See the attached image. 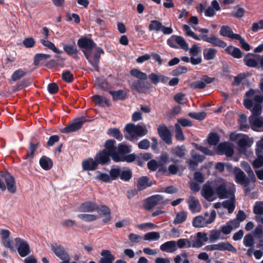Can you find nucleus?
I'll list each match as a JSON object with an SVG mask.
<instances>
[{
  "mask_svg": "<svg viewBox=\"0 0 263 263\" xmlns=\"http://www.w3.org/2000/svg\"><path fill=\"white\" fill-rule=\"evenodd\" d=\"M216 195L220 199L231 198L234 197L235 185L226 182L221 178L215 180Z\"/></svg>",
  "mask_w": 263,
  "mask_h": 263,
  "instance_id": "f257e3e1",
  "label": "nucleus"
},
{
  "mask_svg": "<svg viewBox=\"0 0 263 263\" xmlns=\"http://www.w3.org/2000/svg\"><path fill=\"white\" fill-rule=\"evenodd\" d=\"M125 137L130 141L137 140L139 137H143L147 134V129L145 125H135L134 124H127L124 127Z\"/></svg>",
  "mask_w": 263,
  "mask_h": 263,
  "instance_id": "f03ea898",
  "label": "nucleus"
},
{
  "mask_svg": "<svg viewBox=\"0 0 263 263\" xmlns=\"http://www.w3.org/2000/svg\"><path fill=\"white\" fill-rule=\"evenodd\" d=\"M216 212L212 210L210 213L208 212L196 216L193 218L192 224L195 228H203L212 223L215 219Z\"/></svg>",
  "mask_w": 263,
  "mask_h": 263,
  "instance_id": "7ed1b4c3",
  "label": "nucleus"
},
{
  "mask_svg": "<svg viewBox=\"0 0 263 263\" xmlns=\"http://www.w3.org/2000/svg\"><path fill=\"white\" fill-rule=\"evenodd\" d=\"M119 150L120 153L119 157H114V161L116 162L122 161L132 162H133L136 159V156L134 154L127 155L131 151L130 147L126 145L123 144H119Z\"/></svg>",
  "mask_w": 263,
  "mask_h": 263,
  "instance_id": "20e7f679",
  "label": "nucleus"
},
{
  "mask_svg": "<svg viewBox=\"0 0 263 263\" xmlns=\"http://www.w3.org/2000/svg\"><path fill=\"white\" fill-rule=\"evenodd\" d=\"M201 195L207 201H211L214 199V196L216 195L215 180L208 181L203 185Z\"/></svg>",
  "mask_w": 263,
  "mask_h": 263,
  "instance_id": "39448f33",
  "label": "nucleus"
},
{
  "mask_svg": "<svg viewBox=\"0 0 263 263\" xmlns=\"http://www.w3.org/2000/svg\"><path fill=\"white\" fill-rule=\"evenodd\" d=\"M14 241L18 253L21 257H25L30 253L29 245L26 240L20 237H16Z\"/></svg>",
  "mask_w": 263,
  "mask_h": 263,
  "instance_id": "423d86ee",
  "label": "nucleus"
},
{
  "mask_svg": "<svg viewBox=\"0 0 263 263\" xmlns=\"http://www.w3.org/2000/svg\"><path fill=\"white\" fill-rule=\"evenodd\" d=\"M237 140L239 152L246 155L247 149L252 145L253 141L246 135H238Z\"/></svg>",
  "mask_w": 263,
  "mask_h": 263,
  "instance_id": "0eeeda50",
  "label": "nucleus"
},
{
  "mask_svg": "<svg viewBox=\"0 0 263 263\" xmlns=\"http://www.w3.org/2000/svg\"><path fill=\"white\" fill-rule=\"evenodd\" d=\"M116 141L114 140L110 139L106 141L105 143V149L107 154L110 155L112 159L114 160V157H119L120 153L119 150V145L117 147L115 146Z\"/></svg>",
  "mask_w": 263,
  "mask_h": 263,
  "instance_id": "6e6552de",
  "label": "nucleus"
},
{
  "mask_svg": "<svg viewBox=\"0 0 263 263\" xmlns=\"http://www.w3.org/2000/svg\"><path fill=\"white\" fill-rule=\"evenodd\" d=\"M235 181L245 187L249 186L251 182H255L256 181V180H251L249 176L247 177L244 172L239 168L236 170Z\"/></svg>",
  "mask_w": 263,
  "mask_h": 263,
  "instance_id": "1a4fd4ad",
  "label": "nucleus"
},
{
  "mask_svg": "<svg viewBox=\"0 0 263 263\" xmlns=\"http://www.w3.org/2000/svg\"><path fill=\"white\" fill-rule=\"evenodd\" d=\"M163 197L161 195H155L146 199L145 201V209L149 211L162 202Z\"/></svg>",
  "mask_w": 263,
  "mask_h": 263,
  "instance_id": "9d476101",
  "label": "nucleus"
},
{
  "mask_svg": "<svg viewBox=\"0 0 263 263\" xmlns=\"http://www.w3.org/2000/svg\"><path fill=\"white\" fill-rule=\"evenodd\" d=\"M84 121L82 118H78L61 130L63 133H69L79 130L82 127Z\"/></svg>",
  "mask_w": 263,
  "mask_h": 263,
  "instance_id": "9b49d317",
  "label": "nucleus"
},
{
  "mask_svg": "<svg viewBox=\"0 0 263 263\" xmlns=\"http://www.w3.org/2000/svg\"><path fill=\"white\" fill-rule=\"evenodd\" d=\"M201 38L203 41L211 44L214 46L224 48L227 46L225 42L214 35L208 37L206 35L201 34Z\"/></svg>",
  "mask_w": 263,
  "mask_h": 263,
  "instance_id": "f8f14e48",
  "label": "nucleus"
},
{
  "mask_svg": "<svg viewBox=\"0 0 263 263\" xmlns=\"http://www.w3.org/2000/svg\"><path fill=\"white\" fill-rule=\"evenodd\" d=\"M158 133L161 138L167 144H170L172 143V137L171 134L164 124H161L158 128Z\"/></svg>",
  "mask_w": 263,
  "mask_h": 263,
  "instance_id": "ddd939ff",
  "label": "nucleus"
},
{
  "mask_svg": "<svg viewBox=\"0 0 263 263\" xmlns=\"http://www.w3.org/2000/svg\"><path fill=\"white\" fill-rule=\"evenodd\" d=\"M254 100L255 102L253 105V107H252L251 109L250 110L252 112V116L258 117L261 112V103L263 101V95L255 96Z\"/></svg>",
  "mask_w": 263,
  "mask_h": 263,
  "instance_id": "4468645a",
  "label": "nucleus"
},
{
  "mask_svg": "<svg viewBox=\"0 0 263 263\" xmlns=\"http://www.w3.org/2000/svg\"><path fill=\"white\" fill-rule=\"evenodd\" d=\"M189 210L193 213H199L201 211V205L199 200L193 196H190L187 200Z\"/></svg>",
  "mask_w": 263,
  "mask_h": 263,
  "instance_id": "2eb2a0df",
  "label": "nucleus"
},
{
  "mask_svg": "<svg viewBox=\"0 0 263 263\" xmlns=\"http://www.w3.org/2000/svg\"><path fill=\"white\" fill-rule=\"evenodd\" d=\"M2 177L7 184L8 192L11 193H14L16 191V186L15 185L14 177L8 172L3 174Z\"/></svg>",
  "mask_w": 263,
  "mask_h": 263,
  "instance_id": "dca6fc26",
  "label": "nucleus"
},
{
  "mask_svg": "<svg viewBox=\"0 0 263 263\" xmlns=\"http://www.w3.org/2000/svg\"><path fill=\"white\" fill-rule=\"evenodd\" d=\"M217 152L220 155H226L228 157H231L233 155L234 150L228 142H222L220 143L217 146Z\"/></svg>",
  "mask_w": 263,
  "mask_h": 263,
  "instance_id": "f3484780",
  "label": "nucleus"
},
{
  "mask_svg": "<svg viewBox=\"0 0 263 263\" xmlns=\"http://www.w3.org/2000/svg\"><path fill=\"white\" fill-rule=\"evenodd\" d=\"M209 238L206 233L204 232H198L196 237L194 239L191 240L192 243V247L200 248L203 245L204 242H206Z\"/></svg>",
  "mask_w": 263,
  "mask_h": 263,
  "instance_id": "a211bd4d",
  "label": "nucleus"
},
{
  "mask_svg": "<svg viewBox=\"0 0 263 263\" xmlns=\"http://www.w3.org/2000/svg\"><path fill=\"white\" fill-rule=\"evenodd\" d=\"M85 57L88 61L89 63L92 65L94 69L97 71H99V63L100 62V55L98 53H95L94 55H91L89 53L86 52L85 50H83Z\"/></svg>",
  "mask_w": 263,
  "mask_h": 263,
  "instance_id": "6ab92c4d",
  "label": "nucleus"
},
{
  "mask_svg": "<svg viewBox=\"0 0 263 263\" xmlns=\"http://www.w3.org/2000/svg\"><path fill=\"white\" fill-rule=\"evenodd\" d=\"M149 88V84L147 82L140 80H135L131 84V88L139 93L144 92Z\"/></svg>",
  "mask_w": 263,
  "mask_h": 263,
  "instance_id": "aec40b11",
  "label": "nucleus"
},
{
  "mask_svg": "<svg viewBox=\"0 0 263 263\" xmlns=\"http://www.w3.org/2000/svg\"><path fill=\"white\" fill-rule=\"evenodd\" d=\"M77 44L80 48L85 50H91L96 46L94 42L87 37H82L79 39Z\"/></svg>",
  "mask_w": 263,
  "mask_h": 263,
  "instance_id": "412c9836",
  "label": "nucleus"
},
{
  "mask_svg": "<svg viewBox=\"0 0 263 263\" xmlns=\"http://www.w3.org/2000/svg\"><path fill=\"white\" fill-rule=\"evenodd\" d=\"M110 155L105 152V151L100 152L96 155L95 159L97 164L104 165L110 161Z\"/></svg>",
  "mask_w": 263,
  "mask_h": 263,
  "instance_id": "4be33fe9",
  "label": "nucleus"
},
{
  "mask_svg": "<svg viewBox=\"0 0 263 263\" xmlns=\"http://www.w3.org/2000/svg\"><path fill=\"white\" fill-rule=\"evenodd\" d=\"M160 249L163 252L170 253H174L177 250L176 241H166L160 246Z\"/></svg>",
  "mask_w": 263,
  "mask_h": 263,
  "instance_id": "5701e85b",
  "label": "nucleus"
},
{
  "mask_svg": "<svg viewBox=\"0 0 263 263\" xmlns=\"http://www.w3.org/2000/svg\"><path fill=\"white\" fill-rule=\"evenodd\" d=\"M256 95H255V91L252 89L246 92V96L248 97V98L243 100V105L246 108L248 109H251L255 102L254 100V96Z\"/></svg>",
  "mask_w": 263,
  "mask_h": 263,
  "instance_id": "b1692460",
  "label": "nucleus"
},
{
  "mask_svg": "<svg viewBox=\"0 0 263 263\" xmlns=\"http://www.w3.org/2000/svg\"><path fill=\"white\" fill-rule=\"evenodd\" d=\"M98 209V205L92 202L87 201L83 203L79 208L80 212H93Z\"/></svg>",
  "mask_w": 263,
  "mask_h": 263,
  "instance_id": "393cba45",
  "label": "nucleus"
},
{
  "mask_svg": "<svg viewBox=\"0 0 263 263\" xmlns=\"http://www.w3.org/2000/svg\"><path fill=\"white\" fill-rule=\"evenodd\" d=\"M219 33L222 36H227L233 40L239 37V34L234 33L231 28L228 26H221Z\"/></svg>",
  "mask_w": 263,
  "mask_h": 263,
  "instance_id": "a878e982",
  "label": "nucleus"
},
{
  "mask_svg": "<svg viewBox=\"0 0 263 263\" xmlns=\"http://www.w3.org/2000/svg\"><path fill=\"white\" fill-rule=\"evenodd\" d=\"M51 250L56 255V256L59 257L61 259L67 260L68 259V254L64 250V248L61 246H58L57 245L52 246L51 247Z\"/></svg>",
  "mask_w": 263,
  "mask_h": 263,
  "instance_id": "bb28decb",
  "label": "nucleus"
},
{
  "mask_svg": "<svg viewBox=\"0 0 263 263\" xmlns=\"http://www.w3.org/2000/svg\"><path fill=\"white\" fill-rule=\"evenodd\" d=\"M152 185V182L146 176H142L138 179L137 186L138 191H142Z\"/></svg>",
  "mask_w": 263,
  "mask_h": 263,
  "instance_id": "cd10ccee",
  "label": "nucleus"
},
{
  "mask_svg": "<svg viewBox=\"0 0 263 263\" xmlns=\"http://www.w3.org/2000/svg\"><path fill=\"white\" fill-rule=\"evenodd\" d=\"M92 100L97 105L99 106H109L110 105L109 100L105 97L102 96L94 95L92 97Z\"/></svg>",
  "mask_w": 263,
  "mask_h": 263,
  "instance_id": "c85d7f7f",
  "label": "nucleus"
},
{
  "mask_svg": "<svg viewBox=\"0 0 263 263\" xmlns=\"http://www.w3.org/2000/svg\"><path fill=\"white\" fill-rule=\"evenodd\" d=\"M97 163L95 159L88 158L82 162V168L85 171H93L97 167Z\"/></svg>",
  "mask_w": 263,
  "mask_h": 263,
  "instance_id": "c756f323",
  "label": "nucleus"
},
{
  "mask_svg": "<svg viewBox=\"0 0 263 263\" xmlns=\"http://www.w3.org/2000/svg\"><path fill=\"white\" fill-rule=\"evenodd\" d=\"M63 49L69 55L72 56L74 59L78 58V50L74 43L72 45H64Z\"/></svg>",
  "mask_w": 263,
  "mask_h": 263,
  "instance_id": "7c9ffc66",
  "label": "nucleus"
},
{
  "mask_svg": "<svg viewBox=\"0 0 263 263\" xmlns=\"http://www.w3.org/2000/svg\"><path fill=\"white\" fill-rule=\"evenodd\" d=\"M249 120V123L253 129H254L255 127H261L263 125L262 120L258 117L251 116H250Z\"/></svg>",
  "mask_w": 263,
  "mask_h": 263,
  "instance_id": "2f4dec72",
  "label": "nucleus"
},
{
  "mask_svg": "<svg viewBox=\"0 0 263 263\" xmlns=\"http://www.w3.org/2000/svg\"><path fill=\"white\" fill-rule=\"evenodd\" d=\"M219 251H228L231 252H236V249L229 242H220L218 243Z\"/></svg>",
  "mask_w": 263,
  "mask_h": 263,
  "instance_id": "473e14b6",
  "label": "nucleus"
},
{
  "mask_svg": "<svg viewBox=\"0 0 263 263\" xmlns=\"http://www.w3.org/2000/svg\"><path fill=\"white\" fill-rule=\"evenodd\" d=\"M41 166L45 170H49L52 166V160L47 157L43 156L40 160Z\"/></svg>",
  "mask_w": 263,
  "mask_h": 263,
  "instance_id": "72a5a7b5",
  "label": "nucleus"
},
{
  "mask_svg": "<svg viewBox=\"0 0 263 263\" xmlns=\"http://www.w3.org/2000/svg\"><path fill=\"white\" fill-rule=\"evenodd\" d=\"M186 149L184 146H177L171 149L172 154L176 157L183 158L185 154Z\"/></svg>",
  "mask_w": 263,
  "mask_h": 263,
  "instance_id": "f704fd0d",
  "label": "nucleus"
},
{
  "mask_svg": "<svg viewBox=\"0 0 263 263\" xmlns=\"http://www.w3.org/2000/svg\"><path fill=\"white\" fill-rule=\"evenodd\" d=\"M40 42L45 47L48 48V49L51 50L54 52L56 53H61L62 52V51L58 50L54 44L48 41V39H41L40 40Z\"/></svg>",
  "mask_w": 263,
  "mask_h": 263,
  "instance_id": "c9c22d12",
  "label": "nucleus"
},
{
  "mask_svg": "<svg viewBox=\"0 0 263 263\" xmlns=\"http://www.w3.org/2000/svg\"><path fill=\"white\" fill-rule=\"evenodd\" d=\"M217 50L215 48H205L203 51V54L205 60H212L216 57Z\"/></svg>",
  "mask_w": 263,
  "mask_h": 263,
  "instance_id": "e433bc0d",
  "label": "nucleus"
},
{
  "mask_svg": "<svg viewBox=\"0 0 263 263\" xmlns=\"http://www.w3.org/2000/svg\"><path fill=\"white\" fill-rule=\"evenodd\" d=\"M191 239L192 237L190 238V239ZM176 246L180 249L192 247L193 245L191 240L186 238H180L176 241Z\"/></svg>",
  "mask_w": 263,
  "mask_h": 263,
  "instance_id": "4c0bfd02",
  "label": "nucleus"
},
{
  "mask_svg": "<svg viewBox=\"0 0 263 263\" xmlns=\"http://www.w3.org/2000/svg\"><path fill=\"white\" fill-rule=\"evenodd\" d=\"M230 199V200L224 201L222 203V205L228 210L229 213H232L235 208L234 196Z\"/></svg>",
  "mask_w": 263,
  "mask_h": 263,
  "instance_id": "58836bf2",
  "label": "nucleus"
},
{
  "mask_svg": "<svg viewBox=\"0 0 263 263\" xmlns=\"http://www.w3.org/2000/svg\"><path fill=\"white\" fill-rule=\"evenodd\" d=\"M109 92L112 96V99L114 101L123 100L126 97L125 92L122 90L117 91L110 90Z\"/></svg>",
  "mask_w": 263,
  "mask_h": 263,
  "instance_id": "ea45409f",
  "label": "nucleus"
},
{
  "mask_svg": "<svg viewBox=\"0 0 263 263\" xmlns=\"http://www.w3.org/2000/svg\"><path fill=\"white\" fill-rule=\"evenodd\" d=\"M241 166L246 172V173L248 174V175L250 177L251 180H256V178L254 172L248 163L247 162L242 161L241 162Z\"/></svg>",
  "mask_w": 263,
  "mask_h": 263,
  "instance_id": "a19ab883",
  "label": "nucleus"
},
{
  "mask_svg": "<svg viewBox=\"0 0 263 263\" xmlns=\"http://www.w3.org/2000/svg\"><path fill=\"white\" fill-rule=\"evenodd\" d=\"M187 218V212L185 211H180L176 214V216L174 220L175 224L182 223L185 221Z\"/></svg>",
  "mask_w": 263,
  "mask_h": 263,
  "instance_id": "79ce46f5",
  "label": "nucleus"
},
{
  "mask_svg": "<svg viewBox=\"0 0 263 263\" xmlns=\"http://www.w3.org/2000/svg\"><path fill=\"white\" fill-rule=\"evenodd\" d=\"M130 73L132 76L139 79L138 80H145L147 79V76L146 73L137 69H132Z\"/></svg>",
  "mask_w": 263,
  "mask_h": 263,
  "instance_id": "37998d69",
  "label": "nucleus"
},
{
  "mask_svg": "<svg viewBox=\"0 0 263 263\" xmlns=\"http://www.w3.org/2000/svg\"><path fill=\"white\" fill-rule=\"evenodd\" d=\"M160 235L158 232H151L146 233L144 236V239L148 241H156L160 239Z\"/></svg>",
  "mask_w": 263,
  "mask_h": 263,
  "instance_id": "c03bdc74",
  "label": "nucleus"
},
{
  "mask_svg": "<svg viewBox=\"0 0 263 263\" xmlns=\"http://www.w3.org/2000/svg\"><path fill=\"white\" fill-rule=\"evenodd\" d=\"M162 27V24L160 22L156 20H152L150 22L148 29L150 31H156L158 32L161 31Z\"/></svg>",
  "mask_w": 263,
  "mask_h": 263,
  "instance_id": "a18cd8bd",
  "label": "nucleus"
},
{
  "mask_svg": "<svg viewBox=\"0 0 263 263\" xmlns=\"http://www.w3.org/2000/svg\"><path fill=\"white\" fill-rule=\"evenodd\" d=\"M27 73L22 69H18L15 70L11 76V79L13 81H16L20 80L23 77H25Z\"/></svg>",
  "mask_w": 263,
  "mask_h": 263,
  "instance_id": "49530a36",
  "label": "nucleus"
},
{
  "mask_svg": "<svg viewBox=\"0 0 263 263\" xmlns=\"http://www.w3.org/2000/svg\"><path fill=\"white\" fill-rule=\"evenodd\" d=\"M256 155L257 158L252 162V166L254 169L263 166V154L259 153V154Z\"/></svg>",
  "mask_w": 263,
  "mask_h": 263,
  "instance_id": "de8ad7c7",
  "label": "nucleus"
},
{
  "mask_svg": "<svg viewBox=\"0 0 263 263\" xmlns=\"http://www.w3.org/2000/svg\"><path fill=\"white\" fill-rule=\"evenodd\" d=\"M221 231L220 230H215L211 232L209 236V240L211 243H213L221 238Z\"/></svg>",
  "mask_w": 263,
  "mask_h": 263,
  "instance_id": "09e8293b",
  "label": "nucleus"
},
{
  "mask_svg": "<svg viewBox=\"0 0 263 263\" xmlns=\"http://www.w3.org/2000/svg\"><path fill=\"white\" fill-rule=\"evenodd\" d=\"M78 217L85 221L90 222L97 219V216L95 214H80Z\"/></svg>",
  "mask_w": 263,
  "mask_h": 263,
  "instance_id": "8fccbe9b",
  "label": "nucleus"
},
{
  "mask_svg": "<svg viewBox=\"0 0 263 263\" xmlns=\"http://www.w3.org/2000/svg\"><path fill=\"white\" fill-rule=\"evenodd\" d=\"M97 173H98V175L96 177L97 179L104 182H110L111 181L109 175L101 173L100 171H97Z\"/></svg>",
  "mask_w": 263,
  "mask_h": 263,
  "instance_id": "3c124183",
  "label": "nucleus"
},
{
  "mask_svg": "<svg viewBox=\"0 0 263 263\" xmlns=\"http://www.w3.org/2000/svg\"><path fill=\"white\" fill-rule=\"evenodd\" d=\"M243 243L246 247H252L254 244V240L253 235L251 234L246 235L243 240Z\"/></svg>",
  "mask_w": 263,
  "mask_h": 263,
  "instance_id": "603ef678",
  "label": "nucleus"
},
{
  "mask_svg": "<svg viewBox=\"0 0 263 263\" xmlns=\"http://www.w3.org/2000/svg\"><path fill=\"white\" fill-rule=\"evenodd\" d=\"M175 137L179 141H183L184 139V136L182 132V130L180 126V125L178 123L175 124Z\"/></svg>",
  "mask_w": 263,
  "mask_h": 263,
  "instance_id": "864d4df0",
  "label": "nucleus"
},
{
  "mask_svg": "<svg viewBox=\"0 0 263 263\" xmlns=\"http://www.w3.org/2000/svg\"><path fill=\"white\" fill-rule=\"evenodd\" d=\"M37 145L33 144L32 142L30 143L29 151L25 156V158L31 160L34 157V153L37 149Z\"/></svg>",
  "mask_w": 263,
  "mask_h": 263,
  "instance_id": "5fc2aeb1",
  "label": "nucleus"
},
{
  "mask_svg": "<svg viewBox=\"0 0 263 263\" xmlns=\"http://www.w3.org/2000/svg\"><path fill=\"white\" fill-rule=\"evenodd\" d=\"M120 178L124 181H129L132 177V173L129 170H122L120 174Z\"/></svg>",
  "mask_w": 263,
  "mask_h": 263,
  "instance_id": "6e6d98bb",
  "label": "nucleus"
},
{
  "mask_svg": "<svg viewBox=\"0 0 263 263\" xmlns=\"http://www.w3.org/2000/svg\"><path fill=\"white\" fill-rule=\"evenodd\" d=\"M174 38H176V43L180 45L181 48L184 50H188L189 47L188 45L185 40L180 36H174Z\"/></svg>",
  "mask_w": 263,
  "mask_h": 263,
  "instance_id": "4d7b16f0",
  "label": "nucleus"
},
{
  "mask_svg": "<svg viewBox=\"0 0 263 263\" xmlns=\"http://www.w3.org/2000/svg\"><path fill=\"white\" fill-rule=\"evenodd\" d=\"M219 141V137L216 133L211 134L208 138V143L211 145H216Z\"/></svg>",
  "mask_w": 263,
  "mask_h": 263,
  "instance_id": "13d9d810",
  "label": "nucleus"
},
{
  "mask_svg": "<svg viewBox=\"0 0 263 263\" xmlns=\"http://www.w3.org/2000/svg\"><path fill=\"white\" fill-rule=\"evenodd\" d=\"M50 57L49 54H43V53H38L35 55L34 57V64L35 65H37L39 64V62L43 60H46L49 59Z\"/></svg>",
  "mask_w": 263,
  "mask_h": 263,
  "instance_id": "bf43d9fd",
  "label": "nucleus"
},
{
  "mask_svg": "<svg viewBox=\"0 0 263 263\" xmlns=\"http://www.w3.org/2000/svg\"><path fill=\"white\" fill-rule=\"evenodd\" d=\"M189 116L192 118L202 121L205 118L206 113L203 111L200 112H190Z\"/></svg>",
  "mask_w": 263,
  "mask_h": 263,
  "instance_id": "052dcab7",
  "label": "nucleus"
},
{
  "mask_svg": "<svg viewBox=\"0 0 263 263\" xmlns=\"http://www.w3.org/2000/svg\"><path fill=\"white\" fill-rule=\"evenodd\" d=\"M253 211L256 214H263V201L256 202Z\"/></svg>",
  "mask_w": 263,
  "mask_h": 263,
  "instance_id": "680f3d73",
  "label": "nucleus"
},
{
  "mask_svg": "<svg viewBox=\"0 0 263 263\" xmlns=\"http://www.w3.org/2000/svg\"><path fill=\"white\" fill-rule=\"evenodd\" d=\"M121 174V169L119 167L112 168L109 171V176L111 179V181L115 180L118 177H119Z\"/></svg>",
  "mask_w": 263,
  "mask_h": 263,
  "instance_id": "e2e57ef3",
  "label": "nucleus"
},
{
  "mask_svg": "<svg viewBox=\"0 0 263 263\" xmlns=\"http://www.w3.org/2000/svg\"><path fill=\"white\" fill-rule=\"evenodd\" d=\"M62 79L64 81L70 83L73 80V76L69 71L66 70L62 73Z\"/></svg>",
  "mask_w": 263,
  "mask_h": 263,
  "instance_id": "0e129e2a",
  "label": "nucleus"
},
{
  "mask_svg": "<svg viewBox=\"0 0 263 263\" xmlns=\"http://www.w3.org/2000/svg\"><path fill=\"white\" fill-rule=\"evenodd\" d=\"M109 134L118 140L122 139V135L120 130L116 128H110L109 130Z\"/></svg>",
  "mask_w": 263,
  "mask_h": 263,
  "instance_id": "69168bd1",
  "label": "nucleus"
},
{
  "mask_svg": "<svg viewBox=\"0 0 263 263\" xmlns=\"http://www.w3.org/2000/svg\"><path fill=\"white\" fill-rule=\"evenodd\" d=\"M188 50L191 56H197L201 51V48L196 44H194Z\"/></svg>",
  "mask_w": 263,
  "mask_h": 263,
  "instance_id": "338daca9",
  "label": "nucleus"
},
{
  "mask_svg": "<svg viewBox=\"0 0 263 263\" xmlns=\"http://www.w3.org/2000/svg\"><path fill=\"white\" fill-rule=\"evenodd\" d=\"M253 235L256 239L263 237V229L261 225L256 227L253 232Z\"/></svg>",
  "mask_w": 263,
  "mask_h": 263,
  "instance_id": "774afa93",
  "label": "nucleus"
}]
</instances>
